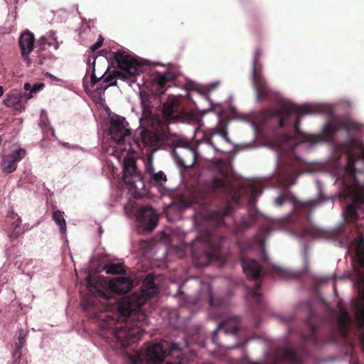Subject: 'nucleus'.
<instances>
[{"label":"nucleus","instance_id":"864d4df0","mask_svg":"<svg viewBox=\"0 0 364 364\" xmlns=\"http://www.w3.org/2000/svg\"><path fill=\"white\" fill-rule=\"evenodd\" d=\"M284 138L285 139V140L289 141V140H290L291 136L289 135L285 134H284Z\"/></svg>","mask_w":364,"mask_h":364},{"label":"nucleus","instance_id":"603ef678","mask_svg":"<svg viewBox=\"0 0 364 364\" xmlns=\"http://www.w3.org/2000/svg\"><path fill=\"white\" fill-rule=\"evenodd\" d=\"M83 85H84L85 89H86L87 87L88 86L86 77H84V79H83Z\"/></svg>","mask_w":364,"mask_h":364},{"label":"nucleus","instance_id":"423d86ee","mask_svg":"<svg viewBox=\"0 0 364 364\" xmlns=\"http://www.w3.org/2000/svg\"><path fill=\"white\" fill-rule=\"evenodd\" d=\"M167 349L162 343L150 345L146 349L144 353L136 352L129 355L131 364H160L167 356ZM168 364H183L181 360L176 362H170Z\"/></svg>","mask_w":364,"mask_h":364},{"label":"nucleus","instance_id":"aec40b11","mask_svg":"<svg viewBox=\"0 0 364 364\" xmlns=\"http://www.w3.org/2000/svg\"><path fill=\"white\" fill-rule=\"evenodd\" d=\"M232 211V206L228 203L223 208L210 212L207 216L216 226L220 227L224 224V218L230 215Z\"/></svg>","mask_w":364,"mask_h":364},{"label":"nucleus","instance_id":"f257e3e1","mask_svg":"<svg viewBox=\"0 0 364 364\" xmlns=\"http://www.w3.org/2000/svg\"><path fill=\"white\" fill-rule=\"evenodd\" d=\"M154 279L155 277L149 274L139 293L134 292L121 299L111 294H123L132 289L133 281L128 277H115L109 282L106 291H98V296L105 304L102 310L93 313V318L100 328L110 331L123 347L138 342L145 331L146 315L141 308L159 291Z\"/></svg>","mask_w":364,"mask_h":364},{"label":"nucleus","instance_id":"72a5a7b5","mask_svg":"<svg viewBox=\"0 0 364 364\" xmlns=\"http://www.w3.org/2000/svg\"><path fill=\"white\" fill-rule=\"evenodd\" d=\"M339 127L346 129L348 133L360 130L362 125L358 122L348 119L339 120Z\"/></svg>","mask_w":364,"mask_h":364},{"label":"nucleus","instance_id":"2eb2a0df","mask_svg":"<svg viewBox=\"0 0 364 364\" xmlns=\"http://www.w3.org/2000/svg\"><path fill=\"white\" fill-rule=\"evenodd\" d=\"M340 129H341L339 127V120H336L333 123L326 124L322 129L321 135L309 136L306 137L304 141L312 144L321 141H328L331 140Z\"/></svg>","mask_w":364,"mask_h":364},{"label":"nucleus","instance_id":"49530a36","mask_svg":"<svg viewBox=\"0 0 364 364\" xmlns=\"http://www.w3.org/2000/svg\"><path fill=\"white\" fill-rule=\"evenodd\" d=\"M285 197L284 196H280L274 199V204L277 206H282L284 201H285Z\"/></svg>","mask_w":364,"mask_h":364},{"label":"nucleus","instance_id":"c03bdc74","mask_svg":"<svg viewBox=\"0 0 364 364\" xmlns=\"http://www.w3.org/2000/svg\"><path fill=\"white\" fill-rule=\"evenodd\" d=\"M103 41H104V38L103 37L100 35L97 41V42L95 43H94L91 47H90V50L91 52L94 53L95 50H97L98 48H100L102 46V43H103Z\"/></svg>","mask_w":364,"mask_h":364},{"label":"nucleus","instance_id":"1a4fd4ad","mask_svg":"<svg viewBox=\"0 0 364 364\" xmlns=\"http://www.w3.org/2000/svg\"><path fill=\"white\" fill-rule=\"evenodd\" d=\"M123 179L130 188L140 191L145 187L144 176L136 167L135 159L129 157L124 160Z\"/></svg>","mask_w":364,"mask_h":364},{"label":"nucleus","instance_id":"58836bf2","mask_svg":"<svg viewBox=\"0 0 364 364\" xmlns=\"http://www.w3.org/2000/svg\"><path fill=\"white\" fill-rule=\"evenodd\" d=\"M357 159L355 156L352 153H349L348 155V163L346 166L347 171L350 173H355L356 171V168L355 166V164Z\"/></svg>","mask_w":364,"mask_h":364},{"label":"nucleus","instance_id":"f3484780","mask_svg":"<svg viewBox=\"0 0 364 364\" xmlns=\"http://www.w3.org/2000/svg\"><path fill=\"white\" fill-rule=\"evenodd\" d=\"M240 318L229 317L223 322L220 323L218 328L213 331L212 341L214 343L218 344L217 333L220 331H223L225 334H235L239 328Z\"/></svg>","mask_w":364,"mask_h":364},{"label":"nucleus","instance_id":"a18cd8bd","mask_svg":"<svg viewBox=\"0 0 364 364\" xmlns=\"http://www.w3.org/2000/svg\"><path fill=\"white\" fill-rule=\"evenodd\" d=\"M218 134L227 141L230 142V140L228 136V132H227V125L225 124L223 127H221L219 131Z\"/></svg>","mask_w":364,"mask_h":364},{"label":"nucleus","instance_id":"de8ad7c7","mask_svg":"<svg viewBox=\"0 0 364 364\" xmlns=\"http://www.w3.org/2000/svg\"><path fill=\"white\" fill-rule=\"evenodd\" d=\"M252 223H253V220H252V219L250 221L244 220L242 223V227L244 229H247L252 225Z\"/></svg>","mask_w":364,"mask_h":364},{"label":"nucleus","instance_id":"e433bc0d","mask_svg":"<svg viewBox=\"0 0 364 364\" xmlns=\"http://www.w3.org/2000/svg\"><path fill=\"white\" fill-rule=\"evenodd\" d=\"M171 79L172 75L170 73H166L164 74L158 73L154 77V81L160 88H163L166 82Z\"/></svg>","mask_w":364,"mask_h":364},{"label":"nucleus","instance_id":"5fc2aeb1","mask_svg":"<svg viewBox=\"0 0 364 364\" xmlns=\"http://www.w3.org/2000/svg\"><path fill=\"white\" fill-rule=\"evenodd\" d=\"M4 87L2 86H0V97H1L4 95Z\"/></svg>","mask_w":364,"mask_h":364},{"label":"nucleus","instance_id":"5701e85b","mask_svg":"<svg viewBox=\"0 0 364 364\" xmlns=\"http://www.w3.org/2000/svg\"><path fill=\"white\" fill-rule=\"evenodd\" d=\"M350 318L347 310L341 309V313L338 318V328L341 336L346 339L350 331L349 323Z\"/></svg>","mask_w":364,"mask_h":364},{"label":"nucleus","instance_id":"4d7b16f0","mask_svg":"<svg viewBox=\"0 0 364 364\" xmlns=\"http://www.w3.org/2000/svg\"><path fill=\"white\" fill-rule=\"evenodd\" d=\"M46 75L48 76L51 79H55V77L50 73H47Z\"/></svg>","mask_w":364,"mask_h":364},{"label":"nucleus","instance_id":"c756f323","mask_svg":"<svg viewBox=\"0 0 364 364\" xmlns=\"http://www.w3.org/2000/svg\"><path fill=\"white\" fill-rule=\"evenodd\" d=\"M52 218L59 227L61 234L65 235L67 230L66 222L64 218V213L60 210H54L52 215Z\"/></svg>","mask_w":364,"mask_h":364},{"label":"nucleus","instance_id":"4c0bfd02","mask_svg":"<svg viewBox=\"0 0 364 364\" xmlns=\"http://www.w3.org/2000/svg\"><path fill=\"white\" fill-rule=\"evenodd\" d=\"M153 161L154 155L152 153H149L146 158L144 159L145 173L147 176L155 171Z\"/></svg>","mask_w":364,"mask_h":364},{"label":"nucleus","instance_id":"9b49d317","mask_svg":"<svg viewBox=\"0 0 364 364\" xmlns=\"http://www.w3.org/2000/svg\"><path fill=\"white\" fill-rule=\"evenodd\" d=\"M161 112L164 119L168 123L183 122L188 118V113L176 97H168L163 103Z\"/></svg>","mask_w":364,"mask_h":364},{"label":"nucleus","instance_id":"8fccbe9b","mask_svg":"<svg viewBox=\"0 0 364 364\" xmlns=\"http://www.w3.org/2000/svg\"><path fill=\"white\" fill-rule=\"evenodd\" d=\"M31 87H32L30 83H28V82H26L23 85V88L26 90H30L31 91Z\"/></svg>","mask_w":364,"mask_h":364},{"label":"nucleus","instance_id":"9d476101","mask_svg":"<svg viewBox=\"0 0 364 364\" xmlns=\"http://www.w3.org/2000/svg\"><path fill=\"white\" fill-rule=\"evenodd\" d=\"M302 112L303 113H310L311 107L309 105L299 106L289 102H282L279 109H268L265 112L267 118H279V127H284L287 119L293 114L294 112Z\"/></svg>","mask_w":364,"mask_h":364},{"label":"nucleus","instance_id":"39448f33","mask_svg":"<svg viewBox=\"0 0 364 364\" xmlns=\"http://www.w3.org/2000/svg\"><path fill=\"white\" fill-rule=\"evenodd\" d=\"M355 255L358 260L360 269L356 272V279L359 286L358 300L354 303L353 308L360 327L364 326V239L362 238L355 249ZM364 349V343H363Z\"/></svg>","mask_w":364,"mask_h":364},{"label":"nucleus","instance_id":"f704fd0d","mask_svg":"<svg viewBox=\"0 0 364 364\" xmlns=\"http://www.w3.org/2000/svg\"><path fill=\"white\" fill-rule=\"evenodd\" d=\"M105 269L109 274H119L125 272V268L122 263H107L105 265Z\"/></svg>","mask_w":364,"mask_h":364},{"label":"nucleus","instance_id":"a211bd4d","mask_svg":"<svg viewBox=\"0 0 364 364\" xmlns=\"http://www.w3.org/2000/svg\"><path fill=\"white\" fill-rule=\"evenodd\" d=\"M25 95L18 91H12L6 95V98L3 101V104L7 107H13L16 110L21 112L25 109L23 102V97Z\"/></svg>","mask_w":364,"mask_h":364},{"label":"nucleus","instance_id":"f8f14e48","mask_svg":"<svg viewBox=\"0 0 364 364\" xmlns=\"http://www.w3.org/2000/svg\"><path fill=\"white\" fill-rule=\"evenodd\" d=\"M213 169L217 174L210 182V189L213 192L218 190L226 191L228 186L226 179L228 175L227 164L222 159H217L213 164Z\"/></svg>","mask_w":364,"mask_h":364},{"label":"nucleus","instance_id":"20e7f679","mask_svg":"<svg viewBox=\"0 0 364 364\" xmlns=\"http://www.w3.org/2000/svg\"><path fill=\"white\" fill-rule=\"evenodd\" d=\"M225 240L224 237L215 239L210 232H207L196 238L195 243L192 245V255L195 259L199 257V252L196 250V245L199 244L200 247L203 249L202 255L205 258V261L200 265L207 266L211 261L220 259L221 246Z\"/></svg>","mask_w":364,"mask_h":364},{"label":"nucleus","instance_id":"dca6fc26","mask_svg":"<svg viewBox=\"0 0 364 364\" xmlns=\"http://www.w3.org/2000/svg\"><path fill=\"white\" fill-rule=\"evenodd\" d=\"M26 153L25 149H19L4 156L1 161L2 171L6 173L14 172L16 169L17 163L25 157Z\"/></svg>","mask_w":364,"mask_h":364},{"label":"nucleus","instance_id":"a19ab883","mask_svg":"<svg viewBox=\"0 0 364 364\" xmlns=\"http://www.w3.org/2000/svg\"><path fill=\"white\" fill-rule=\"evenodd\" d=\"M45 86L44 83H35L31 89L29 94H25V97H26V100L30 99L33 97V94L36 93V92L41 90L43 89V87Z\"/></svg>","mask_w":364,"mask_h":364},{"label":"nucleus","instance_id":"a878e982","mask_svg":"<svg viewBox=\"0 0 364 364\" xmlns=\"http://www.w3.org/2000/svg\"><path fill=\"white\" fill-rule=\"evenodd\" d=\"M161 136L150 130L141 132V140L146 146H156L161 141Z\"/></svg>","mask_w":364,"mask_h":364},{"label":"nucleus","instance_id":"4468645a","mask_svg":"<svg viewBox=\"0 0 364 364\" xmlns=\"http://www.w3.org/2000/svg\"><path fill=\"white\" fill-rule=\"evenodd\" d=\"M137 220L146 231H152L157 225L158 216L151 206L142 207L137 213Z\"/></svg>","mask_w":364,"mask_h":364},{"label":"nucleus","instance_id":"2f4dec72","mask_svg":"<svg viewBox=\"0 0 364 364\" xmlns=\"http://www.w3.org/2000/svg\"><path fill=\"white\" fill-rule=\"evenodd\" d=\"M10 217L12 220V223L11 225V229L12 230L11 236L14 238H17L25 232V230H21L19 229L21 220L17 214L12 212Z\"/></svg>","mask_w":364,"mask_h":364},{"label":"nucleus","instance_id":"6e6552de","mask_svg":"<svg viewBox=\"0 0 364 364\" xmlns=\"http://www.w3.org/2000/svg\"><path fill=\"white\" fill-rule=\"evenodd\" d=\"M173 145L172 154L176 164L185 168L193 166L198 157L196 149L191 146L187 141L179 138L173 141Z\"/></svg>","mask_w":364,"mask_h":364},{"label":"nucleus","instance_id":"680f3d73","mask_svg":"<svg viewBox=\"0 0 364 364\" xmlns=\"http://www.w3.org/2000/svg\"><path fill=\"white\" fill-rule=\"evenodd\" d=\"M238 347H239V346H236L232 347V348H238Z\"/></svg>","mask_w":364,"mask_h":364},{"label":"nucleus","instance_id":"473e14b6","mask_svg":"<svg viewBox=\"0 0 364 364\" xmlns=\"http://www.w3.org/2000/svg\"><path fill=\"white\" fill-rule=\"evenodd\" d=\"M306 325L310 331V334L309 336H305L304 338L306 341H311L313 344L316 346L318 344V338L316 334L318 326L313 323L311 318L307 319Z\"/></svg>","mask_w":364,"mask_h":364},{"label":"nucleus","instance_id":"09e8293b","mask_svg":"<svg viewBox=\"0 0 364 364\" xmlns=\"http://www.w3.org/2000/svg\"><path fill=\"white\" fill-rule=\"evenodd\" d=\"M207 143H208L209 145H210V146L214 149V150H215V151H217V152H221V153H224V152H225V151H221L220 149H218V147H217V146L213 144V142L212 141V140H211V139H210V138H209V139H208Z\"/></svg>","mask_w":364,"mask_h":364},{"label":"nucleus","instance_id":"cd10ccee","mask_svg":"<svg viewBox=\"0 0 364 364\" xmlns=\"http://www.w3.org/2000/svg\"><path fill=\"white\" fill-rule=\"evenodd\" d=\"M282 359L287 364H301V359L291 347H287L282 352Z\"/></svg>","mask_w":364,"mask_h":364},{"label":"nucleus","instance_id":"37998d69","mask_svg":"<svg viewBox=\"0 0 364 364\" xmlns=\"http://www.w3.org/2000/svg\"><path fill=\"white\" fill-rule=\"evenodd\" d=\"M176 353V357L178 358L181 353V348L178 343H172L169 346V354Z\"/></svg>","mask_w":364,"mask_h":364},{"label":"nucleus","instance_id":"6e6d98bb","mask_svg":"<svg viewBox=\"0 0 364 364\" xmlns=\"http://www.w3.org/2000/svg\"><path fill=\"white\" fill-rule=\"evenodd\" d=\"M293 319H294V318L291 316V317H288V318H287L285 319V321H286L287 322H290V321H293Z\"/></svg>","mask_w":364,"mask_h":364},{"label":"nucleus","instance_id":"3c124183","mask_svg":"<svg viewBox=\"0 0 364 364\" xmlns=\"http://www.w3.org/2000/svg\"><path fill=\"white\" fill-rule=\"evenodd\" d=\"M13 364H26V362L22 361V363H21L20 360H14Z\"/></svg>","mask_w":364,"mask_h":364},{"label":"nucleus","instance_id":"bb28decb","mask_svg":"<svg viewBox=\"0 0 364 364\" xmlns=\"http://www.w3.org/2000/svg\"><path fill=\"white\" fill-rule=\"evenodd\" d=\"M97 57L93 53L89 55L87 59V64L89 68L87 69V74L91 71L90 74V82L89 86L91 88H93L95 85L97 84V80H96V73H97Z\"/></svg>","mask_w":364,"mask_h":364},{"label":"nucleus","instance_id":"ea45409f","mask_svg":"<svg viewBox=\"0 0 364 364\" xmlns=\"http://www.w3.org/2000/svg\"><path fill=\"white\" fill-rule=\"evenodd\" d=\"M311 112L309 114H311L312 112L311 107ZM293 114H296V120H295V122L294 124V132L297 135H300L301 131L299 129V124H300V122H301V117L302 115L307 114L308 113H303L302 112L298 111V112H294Z\"/></svg>","mask_w":364,"mask_h":364},{"label":"nucleus","instance_id":"13d9d810","mask_svg":"<svg viewBox=\"0 0 364 364\" xmlns=\"http://www.w3.org/2000/svg\"><path fill=\"white\" fill-rule=\"evenodd\" d=\"M245 247L247 248H251L252 247V245L250 244V242H247L245 244Z\"/></svg>","mask_w":364,"mask_h":364},{"label":"nucleus","instance_id":"393cba45","mask_svg":"<svg viewBox=\"0 0 364 364\" xmlns=\"http://www.w3.org/2000/svg\"><path fill=\"white\" fill-rule=\"evenodd\" d=\"M141 106L142 109V114L140 119L141 122H151L153 119L152 108L153 105L149 97L146 95L141 96Z\"/></svg>","mask_w":364,"mask_h":364},{"label":"nucleus","instance_id":"bf43d9fd","mask_svg":"<svg viewBox=\"0 0 364 364\" xmlns=\"http://www.w3.org/2000/svg\"><path fill=\"white\" fill-rule=\"evenodd\" d=\"M277 272H278V274H281L282 271H281L280 269H278V271H277Z\"/></svg>","mask_w":364,"mask_h":364},{"label":"nucleus","instance_id":"412c9836","mask_svg":"<svg viewBox=\"0 0 364 364\" xmlns=\"http://www.w3.org/2000/svg\"><path fill=\"white\" fill-rule=\"evenodd\" d=\"M298 170L292 166H287L278 171L279 180L286 186H290L295 182Z\"/></svg>","mask_w":364,"mask_h":364},{"label":"nucleus","instance_id":"b1692460","mask_svg":"<svg viewBox=\"0 0 364 364\" xmlns=\"http://www.w3.org/2000/svg\"><path fill=\"white\" fill-rule=\"evenodd\" d=\"M148 180L151 186L156 187L159 191L165 190V183L167 181V177L162 171L153 172L148 176Z\"/></svg>","mask_w":364,"mask_h":364},{"label":"nucleus","instance_id":"f03ea898","mask_svg":"<svg viewBox=\"0 0 364 364\" xmlns=\"http://www.w3.org/2000/svg\"><path fill=\"white\" fill-rule=\"evenodd\" d=\"M114 58L121 70H114L107 74L98 85V90L105 91L109 87L117 85V78L132 82V79L139 74L141 64L127 52L117 50L114 53Z\"/></svg>","mask_w":364,"mask_h":364},{"label":"nucleus","instance_id":"79ce46f5","mask_svg":"<svg viewBox=\"0 0 364 364\" xmlns=\"http://www.w3.org/2000/svg\"><path fill=\"white\" fill-rule=\"evenodd\" d=\"M248 191L250 192L251 195L254 197L259 196L262 193V190L256 185H250L248 187Z\"/></svg>","mask_w":364,"mask_h":364},{"label":"nucleus","instance_id":"c9c22d12","mask_svg":"<svg viewBox=\"0 0 364 364\" xmlns=\"http://www.w3.org/2000/svg\"><path fill=\"white\" fill-rule=\"evenodd\" d=\"M209 303L211 306V312L213 314V311L216 308L222 309L225 306V301L221 298H215L213 296L211 292L209 294Z\"/></svg>","mask_w":364,"mask_h":364},{"label":"nucleus","instance_id":"4be33fe9","mask_svg":"<svg viewBox=\"0 0 364 364\" xmlns=\"http://www.w3.org/2000/svg\"><path fill=\"white\" fill-rule=\"evenodd\" d=\"M364 205V194L359 193L353 199V203L350 204L346 209V216L351 221H356L359 219L358 209L360 205Z\"/></svg>","mask_w":364,"mask_h":364},{"label":"nucleus","instance_id":"052dcab7","mask_svg":"<svg viewBox=\"0 0 364 364\" xmlns=\"http://www.w3.org/2000/svg\"><path fill=\"white\" fill-rule=\"evenodd\" d=\"M362 156H363V157L364 159V150L362 151Z\"/></svg>","mask_w":364,"mask_h":364},{"label":"nucleus","instance_id":"7ed1b4c3","mask_svg":"<svg viewBox=\"0 0 364 364\" xmlns=\"http://www.w3.org/2000/svg\"><path fill=\"white\" fill-rule=\"evenodd\" d=\"M244 273L250 279L256 280L255 287L248 289L247 298L252 308L262 309L264 308L263 296L259 292L261 282L258 281L262 274V266L255 259L242 258L241 260Z\"/></svg>","mask_w":364,"mask_h":364},{"label":"nucleus","instance_id":"0eeeda50","mask_svg":"<svg viewBox=\"0 0 364 364\" xmlns=\"http://www.w3.org/2000/svg\"><path fill=\"white\" fill-rule=\"evenodd\" d=\"M262 55L261 50L257 48L255 50L253 66H252V83L257 93L258 100H264L275 97L277 94L271 90L263 77L262 72V65L259 61Z\"/></svg>","mask_w":364,"mask_h":364},{"label":"nucleus","instance_id":"7c9ffc66","mask_svg":"<svg viewBox=\"0 0 364 364\" xmlns=\"http://www.w3.org/2000/svg\"><path fill=\"white\" fill-rule=\"evenodd\" d=\"M26 342V334L23 332V330L21 329L18 332V342L16 344V348L14 353L13 354L14 360H20L21 363L22 361L26 362L23 359H22L21 355V348Z\"/></svg>","mask_w":364,"mask_h":364},{"label":"nucleus","instance_id":"ddd939ff","mask_svg":"<svg viewBox=\"0 0 364 364\" xmlns=\"http://www.w3.org/2000/svg\"><path fill=\"white\" fill-rule=\"evenodd\" d=\"M124 117H117L110 120V134L117 144L129 143L131 132Z\"/></svg>","mask_w":364,"mask_h":364},{"label":"nucleus","instance_id":"c85d7f7f","mask_svg":"<svg viewBox=\"0 0 364 364\" xmlns=\"http://www.w3.org/2000/svg\"><path fill=\"white\" fill-rule=\"evenodd\" d=\"M109 68V63L106 58H102L97 60L96 73L97 83L107 74Z\"/></svg>","mask_w":364,"mask_h":364},{"label":"nucleus","instance_id":"6ab92c4d","mask_svg":"<svg viewBox=\"0 0 364 364\" xmlns=\"http://www.w3.org/2000/svg\"><path fill=\"white\" fill-rule=\"evenodd\" d=\"M34 36L30 31L21 34L19 38V46L21 51V55L24 59H28L30 53L33 49Z\"/></svg>","mask_w":364,"mask_h":364}]
</instances>
